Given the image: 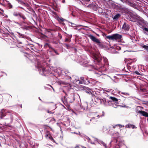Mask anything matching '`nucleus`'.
<instances>
[{
	"label": "nucleus",
	"instance_id": "obj_1",
	"mask_svg": "<svg viewBox=\"0 0 148 148\" xmlns=\"http://www.w3.org/2000/svg\"><path fill=\"white\" fill-rule=\"evenodd\" d=\"M65 73V87H67V89L72 88L71 84L72 83H75L78 84H88V82H84L79 79L78 78H75L74 76L71 77L69 75L66 74Z\"/></svg>",
	"mask_w": 148,
	"mask_h": 148
},
{
	"label": "nucleus",
	"instance_id": "obj_2",
	"mask_svg": "<svg viewBox=\"0 0 148 148\" xmlns=\"http://www.w3.org/2000/svg\"><path fill=\"white\" fill-rule=\"evenodd\" d=\"M116 71L115 69L107 65L105 66H100V70H97L96 71H95L94 73L98 77L101 75H104L106 77H110L109 76L104 74L103 73H116Z\"/></svg>",
	"mask_w": 148,
	"mask_h": 148
},
{
	"label": "nucleus",
	"instance_id": "obj_3",
	"mask_svg": "<svg viewBox=\"0 0 148 148\" xmlns=\"http://www.w3.org/2000/svg\"><path fill=\"white\" fill-rule=\"evenodd\" d=\"M94 59V62L95 63L97 64V67L99 69L97 70H100V67L105 66L106 65H108V60L105 57H103V58H101L99 56L95 55L93 56Z\"/></svg>",
	"mask_w": 148,
	"mask_h": 148
},
{
	"label": "nucleus",
	"instance_id": "obj_4",
	"mask_svg": "<svg viewBox=\"0 0 148 148\" xmlns=\"http://www.w3.org/2000/svg\"><path fill=\"white\" fill-rule=\"evenodd\" d=\"M110 98L111 101L104 99V103H103V105L105 106H111L115 108H117V105L119 103L118 99L112 96L110 97Z\"/></svg>",
	"mask_w": 148,
	"mask_h": 148
},
{
	"label": "nucleus",
	"instance_id": "obj_5",
	"mask_svg": "<svg viewBox=\"0 0 148 148\" xmlns=\"http://www.w3.org/2000/svg\"><path fill=\"white\" fill-rule=\"evenodd\" d=\"M87 58L84 55H82L81 58L79 60V62L81 65L84 66L90 67L92 68V69H88L89 71H91L93 69H95L94 67L92 65L88 64V61L87 60Z\"/></svg>",
	"mask_w": 148,
	"mask_h": 148
},
{
	"label": "nucleus",
	"instance_id": "obj_6",
	"mask_svg": "<svg viewBox=\"0 0 148 148\" xmlns=\"http://www.w3.org/2000/svg\"><path fill=\"white\" fill-rule=\"evenodd\" d=\"M106 37L107 39L110 40H117L121 39L122 36L118 34H115L111 35L106 36Z\"/></svg>",
	"mask_w": 148,
	"mask_h": 148
},
{
	"label": "nucleus",
	"instance_id": "obj_7",
	"mask_svg": "<svg viewBox=\"0 0 148 148\" xmlns=\"http://www.w3.org/2000/svg\"><path fill=\"white\" fill-rule=\"evenodd\" d=\"M103 100L104 99H101L94 95L92 96V100L95 104L96 103H97L103 105V103H104Z\"/></svg>",
	"mask_w": 148,
	"mask_h": 148
},
{
	"label": "nucleus",
	"instance_id": "obj_8",
	"mask_svg": "<svg viewBox=\"0 0 148 148\" xmlns=\"http://www.w3.org/2000/svg\"><path fill=\"white\" fill-rule=\"evenodd\" d=\"M37 65L40 73H41V75H45L46 73L45 68L42 66L40 62H38Z\"/></svg>",
	"mask_w": 148,
	"mask_h": 148
},
{
	"label": "nucleus",
	"instance_id": "obj_9",
	"mask_svg": "<svg viewBox=\"0 0 148 148\" xmlns=\"http://www.w3.org/2000/svg\"><path fill=\"white\" fill-rule=\"evenodd\" d=\"M90 38L94 42L99 45L101 42L99 39L96 38L95 36L92 35H90L89 36Z\"/></svg>",
	"mask_w": 148,
	"mask_h": 148
},
{
	"label": "nucleus",
	"instance_id": "obj_10",
	"mask_svg": "<svg viewBox=\"0 0 148 148\" xmlns=\"http://www.w3.org/2000/svg\"><path fill=\"white\" fill-rule=\"evenodd\" d=\"M65 106H66V108L65 107V109L68 110L69 112H71V113L73 115H74V114L77 115V113L74 111L73 110H71L70 108V105L68 104L67 103H65Z\"/></svg>",
	"mask_w": 148,
	"mask_h": 148
},
{
	"label": "nucleus",
	"instance_id": "obj_11",
	"mask_svg": "<svg viewBox=\"0 0 148 148\" xmlns=\"http://www.w3.org/2000/svg\"><path fill=\"white\" fill-rule=\"evenodd\" d=\"M126 2L128 5L135 9H137L136 4L133 1H131L129 0H126Z\"/></svg>",
	"mask_w": 148,
	"mask_h": 148
},
{
	"label": "nucleus",
	"instance_id": "obj_12",
	"mask_svg": "<svg viewBox=\"0 0 148 148\" xmlns=\"http://www.w3.org/2000/svg\"><path fill=\"white\" fill-rule=\"evenodd\" d=\"M84 139L85 141L86 140L88 143H90L92 144H95V142L93 141L94 139L92 140L90 139L89 137L87 136H85L84 137Z\"/></svg>",
	"mask_w": 148,
	"mask_h": 148
},
{
	"label": "nucleus",
	"instance_id": "obj_13",
	"mask_svg": "<svg viewBox=\"0 0 148 148\" xmlns=\"http://www.w3.org/2000/svg\"><path fill=\"white\" fill-rule=\"evenodd\" d=\"M93 139L94 141H97L99 144L103 145L105 148H108L106 144L103 141L98 140L96 138H93Z\"/></svg>",
	"mask_w": 148,
	"mask_h": 148
},
{
	"label": "nucleus",
	"instance_id": "obj_14",
	"mask_svg": "<svg viewBox=\"0 0 148 148\" xmlns=\"http://www.w3.org/2000/svg\"><path fill=\"white\" fill-rule=\"evenodd\" d=\"M88 104L87 102H85L82 104V106H81V108L84 110H87L88 109Z\"/></svg>",
	"mask_w": 148,
	"mask_h": 148
},
{
	"label": "nucleus",
	"instance_id": "obj_15",
	"mask_svg": "<svg viewBox=\"0 0 148 148\" xmlns=\"http://www.w3.org/2000/svg\"><path fill=\"white\" fill-rule=\"evenodd\" d=\"M138 113H139L141 115L145 117H148V113L145 111L142 110L138 111L137 112Z\"/></svg>",
	"mask_w": 148,
	"mask_h": 148
},
{
	"label": "nucleus",
	"instance_id": "obj_16",
	"mask_svg": "<svg viewBox=\"0 0 148 148\" xmlns=\"http://www.w3.org/2000/svg\"><path fill=\"white\" fill-rule=\"evenodd\" d=\"M122 28L125 30L128 31L130 29V27L127 24L124 23L123 26Z\"/></svg>",
	"mask_w": 148,
	"mask_h": 148
},
{
	"label": "nucleus",
	"instance_id": "obj_17",
	"mask_svg": "<svg viewBox=\"0 0 148 148\" xmlns=\"http://www.w3.org/2000/svg\"><path fill=\"white\" fill-rule=\"evenodd\" d=\"M65 36L67 38H65V42H69L70 41V39L72 37V35L71 34H66L65 33Z\"/></svg>",
	"mask_w": 148,
	"mask_h": 148
},
{
	"label": "nucleus",
	"instance_id": "obj_18",
	"mask_svg": "<svg viewBox=\"0 0 148 148\" xmlns=\"http://www.w3.org/2000/svg\"><path fill=\"white\" fill-rule=\"evenodd\" d=\"M45 137L47 139H50L51 140L53 141H54V140L53 139L52 137L51 136V135L49 134V133H47V134H45Z\"/></svg>",
	"mask_w": 148,
	"mask_h": 148
},
{
	"label": "nucleus",
	"instance_id": "obj_19",
	"mask_svg": "<svg viewBox=\"0 0 148 148\" xmlns=\"http://www.w3.org/2000/svg\"><path fill=\"white\" fill-rule=\"evenodd\" d=\"M120 16L121 15L120 14H117L112 17L113 19L114 20H117Z\"/></svg>",
	"mask_w": 148,
	"mask_h": 148
},
{
	"label": "nucleus",
	"instance_id": "obj_20",
	"mask_svg": "<svg viewBox=\"0 0 148 148\" xmlns=\"http://www.w3.org/2000/svg\"><path fill=\"white\" fill-rule=\"evenodd\" d=\"M93 114L94 115L93 117L95 118L98 119L99 118V114H97L96 112H94L93 113Z\"/></svg>",
	"mask_w": 148,
	"mask_h": 148
},
{
	"label": "nucleus",
	"instance_id": "obj_21",
	"mask_svg": "<svg viewBox=\"0 0 148 148\" xmlns=\"http://www.w3.org/2000/svg\"><path fill=\"white\" fill-rule=\"evenodd\" d=\"M92 6L93 7L94 10H95L96 11L99 9V7H98L97 5L92 4Z\"/></svg>",
	"mask_w": 148,
	"mask_h": 148
},
{
	"label": "nucleus",
	"instance_id": "obj_22",
	"mask_svg": "<svg viewBox=\"0 0 148 148\" xmlns=\"http://www.w3.org/2000/svg\"><path fill=\"white\" fill-rule=\"evenodd\" d=\"M125 127L126 128H134V126L133 125L128 124L126 125Z\"/></svg>",
	"mask_w": 148,
	"mask_h": 148
},
{
	"label": "nucleus",
	"instance_id": "obj_23",
	"mask_svg": "<svg viewBox=\"0 0 148 148\" xmlns=\"http://www.w3.org/2000/svg\"><path fill=\"white\" fill-rule=\"evenodd\" d=\"M97 119H98L92 117L90 119V121L92 122V123H94L97 121Z\"/></svg>",
	"mask_w": 148,
	"mask_h": 148
},
{
	"label": "nucleus",
	"instance_id": "obj_24",
	"mask_svg": "<svg viewBox=\"0 0 148 148\" xmlns=\"http://www.w3.org/2000/svg\"><path fill=\"white\" fill-rule=\"evenodd\" d=\"M21 14L18 12H14L13 13L14 16H15L20 17Z\"/></svg>",
	"mask_w": 148,
	"mask_h": 148
},
{
	"label": "nucleus",
	"instance_id": "obj_25",
	"mask_svg": "<svg viewBox=\"0 0 148 148\" xmlns=\"http://www.w3.org/2000/svg\"><path fill=\"white\" fill-rule=\"evenodd\" d=\"M117 126H119V127L121 128L122 127H123L124 126V125H122L121 124H117L115 125H112V127L113 128H115Z\"/></svg>",
	"mask_w": 148,
	"mask_h": 148
},
{
	"label": "nucleus",
	"instance_id": "obj_26",
	"mask_svg": "<svg viewBox=\"0 0 148 148\" xmlns=\"http://www.w3.org/2000/svg\"><path fill=\"white\" fill-rule=\"evenodd\" d=\"M7 2L8 3L7 4V5L8 7L9 8H12V5H11V4L9 2V1H7Z\"/></svg>",
	"mask_w": 148,
	"mask_h": 148
},
{
	"label": "nucleus",
	"instance_id": "obj_27",
	"mask_svg": "<svg viewBox=\"0 0 148 148\" xmlns=\"http://www.w3.org/2000/svg\"><path fill=\"white\" fill-rule=\"evenodd\" d=\"M141 47L148 52V46L142 45H141Z\"/></svg>",
	"mask_w": 148,
	"mask_h": 148
},
{
	"label": "nucleus",
	"instance_id": "obj_28",
	"mask_svg": "<svg viewBox=\"0 0 148 148\" xmlns=\"http://www.w3.org/2000/svg\"><path fill=\"white\" fill-rule=\"evenodd\" d=\"M104 93L105 94V95L106 96L108 97H109L110 98V96H109V94H110V92H109L106 91L105 92H104Z\"/></svg>",
	"mask_w": 148,
	"mask_h": 148
},
{
	"label": "nucleus",
	"instance_id": "obj_29",
	"mask_svg": "<svg viewBox=\"0 0 148 148\" xmlns=\"http://www.w3.org/2000/svg\"><path fill=\"white\" fill-rule=\"evenodd\" d=\"M72 133L75 134L77 135H79L80 136H82V137H84V135L83 134H81L79 132H72Z\"/></svg>",
	"mask_w": 148,
	"mask_h": 148
},
{
	"label": "nucleus",
	"instance_id": "obj_30",
	"mask_svg": "<svg viewBox=\"0 0 148 148\" xmlns=\"http://www.w3.org/2000/svg\"><path fill=\"white\" fill-rule=\"evenodd\" d=\"M58 20L61 23H62V22L64 21V19L62 18H59Z\"/></svg>",
	"mask_w": 148,
	"mask_h": 148
},
{
	"label": "nucleus",
	"instance_id": "obj_31",
	"mask_svg": "<svg viewBox=\"0 0 148 148\" xmlns=\"http://www.w3.org/2000/svg\"><path fill=\"white\" fill-rule=\"evenodd\" d=\"M67 121H66L67 126H68L70 125V121L69 118L68 117H66Z\"/></svg>",
	"mask_w": 148,
	"mask_h": 148
},
{
	"label": "nucleus",
	"instance_id": "obj_32",
	"mask_svg": "<svg viewBox=\"0 0 148 148\" xmlns=\"http://www.w3.org/2000/svg\"><path fill=\"white\" fill-rule=\"evenodd\" d=\"M121 93L124 95L125 96H128L130 95V94L129 93L127 92H121Z\"/></svg>",
	"mask_w": 148,
	"mask_h": 148
},
{
	"label": "nucleus",
	"instance_id": "obj_33",
	"mask_svg": "<svg viewBox=\"0 0 148 148\" xmlns=\"http://www.w3.org/2000/svg\"><path fill=\"white\" fill-rule=\"evenodd\" d=\"M117 140L116 139H114L113 140H112L111 142L110 143V145L111 143L114 142L115 143H117Z\"/></svg>",
	"mask_w": 148,
	"mask_h": 148
},
{
	"label": "nucleus",
	"instance_id": "obj_34",
	"mask_svg": "<svg viewBox=\"0 0 148 148\" xmlns=\"http://www.w3.org/2000/svg\"><path fill=\"white\" fill-rule=\"evenodd\" d=\"M20 17L22 18V19L24 20H25L26 19L25 16L21 14Z\"/></svg>",
	"mask_w": 148,
	"mask_h": 148
},
{
	"label": "nucleus",
	"instance_id": "obj_35",
	"mask_svg": "<svg viewBox=\"0 0 148 148\" xmlns=\"http://www.w3.org/2000/svg\"><path fill=\"white\" fill-rule=\"evenodd\" d=\"M69 25H71L72 27H76L75 25V24L73 23H69Z\"/></svg>",
	"mask_w": 148,
	"mask_h": 148
},
{
	"label": "nucleus",
	"instance_id": "obj_36",
	"mask_svg": "<svg viewBox=\"0 0 148 148\" xmlns=\"http://www.w3.org/2000/svg\"><path fill=\"white\" fill-rule=\"evenodd\" d=\"M99 115V118L101 117H102L103 116H104L105 115V113L103 111H102V114H100Z\"/></svg>",
	"mask_w": 148,
	"mask_h": 148
},
{
	"label": "nucleus",
	"instance_id": "obj_37",
	"mask_svg": "<svg viewBox=\"0 0 148 148\" xmlns=\"http://www.w3.org/2000/svg\"><path fill=\"white\" fill-rule=\"evenodd\" d=\"M115 146L114 148H120V144H115Z\"/></svg>",
	"mask_w": 148,
	"mask_h": 148
},
{
	"label": "nucleus",
	"instance_id": "obj_38",
	"mask_svg": "<svg viewBox=\"0 0 148 148\" xmlns=\"http://www.w3.org/2000/svg\"><path fill=\"white\" fill-rule=\"evenodd\" d=\"M115 134H116V138H118L119 136V133H118L117 132H116V133ZM112 135L113 136L114 135V134H113Z\"/></svg>",
	"mask_w": 148,
	"mask_h": 148
},
{
	"label": "nucleus",
	"instance_id": "obj_39",
	"mask_svg": "<svg viewBox=\"0 0 148 148\" xmlns=\"http://www.w3.org/2000/svg\"><path fill=\"white\" fill-rule=\"evenodd\" d=\"M90 120L88 121H86L85 122V124L86 125H89L90 123Z\"/></svg>",
	"mask_w": 148,
	"mask_h": 148
},
{
	"label": "nucleus",
	"instance_id": "obj_40",
	"mask_svg": "<svg viewBox=\"0 0 148 148\" xmlns=\"http://www.w3.org/2000/svg\"><path fill=\"white\" fill-rule=\"evenodd\" d=\"M85 81H87V80L88 82V84L90 83L89 81L88 80V78L87 77H85Z\"/></svg>",
	"mask_w": 148,
	"mask_h": 148
},
{
	"label": "nucleus",
	"instance_id": "obj_41",
	"mask_svg": "<svg viewBox=\"0 0 148 148\" xmlns=\"http://www.w3.org/2000/svg\"><path fill=\"white\" fill-rule=\"evenodd\" d=\"M80 79L81 81H83L84 82L88 81L87 80V81H85V78L84 77H81Z\"/></svg>",
	"mask_w": 148,
	"mask_h": 148
},
{
	"label": "nucleus",
	"instance_id": "obj_42",
	"mask_svg": "<svg viewBox=\"0 0 148 148\" xmlns=\"http://www.w3.org/2000/svg\"><path fill=\"white\" fill-rule=\"evenodd\" d=\"M143 30H144L145 31H146L147 32H148V28H146V27H143Z\"/></svg>",
	"mask_w": 148,
	"mask_h": 148
},
{
	"label": "nucleus",
	"instance_id": "obj_43",
	"mask_svg": "<svg viewBox=\"0 0 148 148\" xmlns=\"http://www.w3.org/2000/svg\"><path fill=\"white\" fill-rule=\"evenodd\" d=\"M134 73L136 74L137 75H142V74H140L139 72H138L137 71H135L134 72Z\"/></svg>",
	"mask_w": 148,
	"mask_h": 148
},
{
	"label": "nucleus",
	"instance_id": "obj_44",
	"mask_svg": "<svg viewBox=\"0 0 148 148\" xmlns=\"http://www.w3.org/2000/svg\"><path fill=\"white\" fill-rule=\"evenodd\" d=\"M47 112L49 113L53 114L54 113V112H51V111H49V110L47 111Z\"/></svg>",
	"mask_w": 148,
	"mask_h": 148
},
{
	"label": "nucleus",
	"instance_id": "obj_45",
	"mask_svg": "<svg viewBox=\"0 0 148 148\" xmlns=\"http://www.w3.org/2000/svg\"><path fill=\"white\" fill-rule=\"evenodd\" d=\"M81 147L82 148H87L86 147H85L83 146H81Z\"/></svg>",
	"mask_w": 148,
	"mask_h": 148
},
{
	"label": "nucleus",
	"instance_id": "obj_46",
	"mask_svg": "<svg viewBox=\"0 0 148 148\" xmlns=\"http://www.w3.org/2000/svg\"><path fill=\"white\" fill-rule=\"evenodd\" d=\"M75 147H76V148L79 147V145H76V146Z\"/></svg>",
	"mask_w": 148,
	"mask_h": 148
},
{
	"label": "nucleus",
	"instance_id": "obj_47",
	"mask_svg": "<svg viewBox=\"0 0 148 148\" xmlns=\"http://www.w3.org/2000/svg\"><path fill=\"white\" fill-rule=\"evenodd\" d=\"M52 120H53V121H55V120L54 118H53Z\"/></svg>",
	"mask_w": 148,
	"mask_h": 148
},
{
	"label": "nucleus",
	"instance_id": "obj_48",
	"mask_svg": "<svg viewBox=\"0 0 148 148\" xmlns=\"http://www.w3.org/2000/svg\"><path fill=\"white\" fill-rule=\"evenodd\" d=\"M143 32L144 34H146L147 35V33L146 32Z\"/></svg>",
	"mask_w": 148,
	"mask_h": 148
},
{
	"label": "nucleus",
	"instance_id": "obj_49",
	"mask_svg": "<svg viewBox=\"0 0 148 148\" xmlns=\"http://www.w3.org/2000/svg\"><path fill=\"white\" fill-rule=\"evenodd\" d=\"M62 101H63V103H64V101L63 99L62 98Z\"/></svg>",
	"mask_w": 148,
	"mask_h": 148
},
{
	"label": "nucleus",
	"instance_id": "obj_50",
	"mask_svg": "<svg viewBox=\"0 0 148 148\" xmlns=\"http://www.w3.org/2000/svg\"><path fill=\"white\" fill-rule=\"evenodd\" d=\"M121 96L123 97H125V98H126V97H125V96H122V95H121Z\"/></svg>",
	"mask_w": 148,
	"mask_h": 148
},
{
	"label": "nucleus",
	"instance_id": "obj_51",
	"mask_svg": "<svg viewBox=\"0 0 148 148\" xmlns=\"http://www.w3.org/2000/svg\"><path fill=\"white\" fill-rule=\"evenodd\" d=\"M67 101H68V100H66L65 99V103L66 102V101L67 102H67Z\"/></svg>",
	"mask_w": 148,
	"mask_h": 148
},
{
	"label": "nucleus",
	"instance_id": "obj_52",
	"mask_svg": "<svg viewBox=\"0 0 148 148\" xmlns=\"http://www.w3.org/2000/svg\"><path fill=\"white\" fill-rule=\"evenodd\" d=\"M86 92H87V93H89V92H88V91H86Z\"/></svg>",
	"mask_w": 148,
	"mask_h": 148
},
{
	"label": "nucleus",
	"instance_id": "obj_53",
	"mask_svg": "<svg viewBox=\"0 0 148 148\" xmlns=\"http://www.w3.org/2000/svg\"><path fill=\"white\" fill-rule=\"evenodd\" d=\"M65 45H66L67 47H68V45L66 44H65Z\"/></svg>",
	"mask_w": 148,
	"mask_h": 148
},
{
	"label": "nucleus",
	"instance_id": "obj_54",
	"mask_svg": "<svg viewBox=\"0 0 148 148\" xmlns=\"http://www.w3.org/2000/svg\"><path fill=\"white\" fill-rule=\"evenodd\" d=\"M65 21H67V22H68V21H67V20H65Z\"/></svg>",
	"mask_w": 148,
	"mask_h": 148
},
{
	"label": "nucleus",
	"instance_id": "obj_55",
	"mask_svg": "<svg viewBox=\"0 0 148 148\" xmlns=\"http://www.w3.org/2000/svg\"><path fill=\"white\" fill-rule=\"evenodd\" d=\"M53 88V90L54 91V89L53 88Z\"/></svg>",
	"mask_w": 148,
	"mask_h": 148
},
{
	"label": "nucleus",
	"instance_id": "obj_56",
	"mask_svg": "<svg viewBox=\"0 0 148 148\" xmlns=\"http://www.w3.org/2000/svg\"><path fill=\"white\" fill-rule=\"evenodd\" d=\"M147 103L148 104V101L147 102Z\"/></svg>",
	"mask_w": 148,
	"mask_h": 148
},
{
	"label": "nucleus",
	"instance_id": "obj_57",
	"mask_svg": "<svg viewBox=\"0 0 148 148\" xmlns=\"http://www.w3.org/2000/svg\"><path fill=\"white\" fill-rule=\"evenodd\" d=\"M62 91H63V92H64V90H62Z\"/></svg>",
	"mask_w": 148,
	"mask_h": 148
},
{
	"label": "nucleus",
	"instance_id": "obj_58",
	"mask_svg": "<svg viewBox=\"0 0 148 148\" xmlns=\"http://www.w3.org/2000/svg\"><path fill=\"white\" fill-rule=\"evenodd\" d=\"M22 9H23V8L22 7H20Z\"/></svg>",
	"mask_w": 148,
	"mask_h": 148
},
{
	"label": "nucleus",
	"instance_id": "obj_59",
	"mask_svg": "<svg viewBox=\"0 0 148 148\" xmlns=\"http://www.w3.org/2000/svg\"><path fill=\"white\" fill-rule=\"evenodd\" d=\"M63 106L64 108H65V107L63 105Z\"/></svg>",
	"mask_w": 148,
	"mask_h": 148
},
{
	"label": "nucleus",
	"instance_id": "obj_60",
	"mask_svg": "<svg viewBox=\"0 0 148 148\" xmlns=\"http://www.w3.org/2000/svg\"><path fill=\"white\" fill-rule=\"evenodd\" d=\"M74 148H76V147H75Z\"/></svg>",
	"mask_w": 148,
	"mask_h": 148
},
{
	"label": "nucleus",
	"instance_id": "obj_61",
	"mask_svg": "<svg viewBox=\"0 0 148 148\" xmlns=\"http://www.w3.org/2000/svg\"><path fill=\"white\" fill-rule=\"evenodd\" d=\"M97 35H98V36H99V35H98V34H97Z\"/></svg>",
	"mask_w": 148,
	"mask_h": 148
},
{
	"label": "nucleus",
	"instance_id": "obj_62",
	"mask_svg": "<svg viewBox=\"0 0 148 148\" xmlns=\"http://www.w3.org/2000/svg\"><path fill=\"white\" fill-rule=\"evenodd\" d=\"M39 99H40V100H41V99H40V98H39Z\"/></svg>",
	"mask_w": 148,
	"mask_h": 148
},
{
	"label": "nucleus",
	"instance_id": "obj_63",
	"mask_svg": "<svg viewBox=\"0 0 148 148\" xmlns=\"http://www.w3.org/2000/svg\"><path fill=\"white\" fill-rule=\"evenodd\" d=\"M121 0V1H122V0Z\"/></svg>",
	"mask_w": 148,
	"mask_h": 148
}]
</instances>
